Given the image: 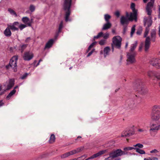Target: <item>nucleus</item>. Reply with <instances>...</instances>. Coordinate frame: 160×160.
Masks as SVG:
<instances>
[{
    "label": "nucleus",
    "instance_id": "49530a36",
    "mask_svg": "<svg viewBox=\"0 0 160 160\" xmlns=\"http://www.w3.org/2000/svg\"><path fill=\"white\" fill-rule=\"evenodd\" d=\"M133 146L134 147H138L139 148H142L143 147V146L142 144L140 143H138L136 145H133Z\"/></svg>",
    "mask_w": 160,
    "mask_h": 160
},
{
    "label": "nucleus",
    "instance_id": "4d7b16f0",
    "mask_svg": "<svg viewBox=\"0 0 160 160\" xmlns=\"http://www.w3.org/2000/svg\"><path fill=\"white\" fill-rule=\"evenodd\" d=\"M142 29L141 28L139 29V30H138L137 32V34L138 35H140L142 32Z\"/></svg>",
    "mask_w": 160,
    "mask_h": 160
},
{
    "label": "nucleus",
    "instance_id": "f8f14e48",
    "mask_svg": "<svg viewBox=\"0 0 160 160\" xmlns=\"http://www.w3.org/2000/svg\"><path fill=\"white\" fill-rule=\"evenodd\" d=\"M129 16L127 14V17L122 16L120 19L121 24L123 26L127 25L129 21H132L133 20H131L129 19Z\"/></svg>",
    "mask_w": 160,
    "mask_h": 160
},
{
    "label": "nucleus",
    "instance_id": "9d476101",
    "mask_svg": "<svg viewBox=\"0 0 160 160\" xmlns=\"http://www.w3.org/2000/svg\"><path fill=\"white\" fill-rule=\"evenodd\" d=\"M160 125H157L156 124H152L150 127L149 132L151 136L154 137L155 134L154 132L160 129Z\"/></svg>",
    "mask_w": 160,
    "mask_h": 160
},
{
    "label": "nucleus",
    "instance_id": "09e8293b",
    "mask_svg": "<svg viewBox=\"0 0 160 160\" xmlns=\"http://www.w3.org/2000/svg\"><path fill=\"white\" fill-rule=\"evenodd\" d=\"M153 3L151 2H149L147 4V7H150L152 8L153 6Z\"/></svg>",
    "mask_w": 160,
    "mask_h": 160
},
{
    "label": "nucleus",
    "instance_id": "69168bd1",
    "mask_svg": "<svg viewBox=\"0 0 160 160\" xmlns=\"http://www.w3.org/2000/svg\"><path fill=\"white\" fill-rule=\"evenodd\" d=\"M4 103L2 102V100H0V107L4 105Z\"/></svg>",
    "mask_w": 160,
    "mask_h": 160
},
{
    "label": "nucleus",
    "instance_id": "4be33fe9",
    "mask_svg": "<svg viewBox=\"0 0 160 160\" xmlns=\"http://www.w3.org/2000/svg\"><path fill=\"white\" fill-rule=\"evenodd\" d=\"M54 42V40L53 39H51L49 40L46 43L45 48H49L52 47Z\"/></svg>",
    "mask_w": 160,
    "mask_h": 160
},
{
    "label": "nucleus",
    "instance_id": "680f3d73",
    "mask_svg": "<svg viewBox=\"0 0 160 160\" xmlns=\"http://www.w3.org/2000/svg\"><path fill=\"white\" fill-rule=\"evenodd\" d=\"M146 131V130H145V129L143 128H139L138 130V131L140 132H143L144 131Z\"/></svg>",
    "mask_w": 160,
    "mask_h": 160
},
{
    "label": "nucleus",
    "instance_id": "338daca9",
    "mask_svg": "<svg viewBox=\"0 0 160 160\" xmlns=\"http://www.w3.org/2000/svg\"><path fill=\"white\" fill-rule=\"evenodd\" d=\"M158 10H159V12H158V17L159 18H160V6L159 7Z\"/></svg>",
    "mask_w": 160,
    "mask_h": 160
},
{
    "label": "nucleus",
    "instance_id": "bf43d9fd",
    "mask_svg": "<svg viewBox=\"0 0 160 160\" xmlns=\"http://www.w3.org/2000/svg\"><path fill=\"white\" fill-rule=\"evenodd\" d=\"M109 36V34L108 33H106L103 35V38L105 39H107L108 38Z\"/></svg>",
    "mask_w": 160,
    "mask_h": 160
},
{
    "label": "nucleus",
    "instance_id": "473e14b6",
    "mask_svg": "<svg viewBox=\"0 0 160 160\" xmlns=\"http://www.w3.org/2000/svg\"><path fill=\"white\" fill-rule=\"evenodd\" d=\"M135 26H136L135 25H134L131 28V32L130 33V36L131 37H132L133 34L135 32Z\"/></svg>",
    "mask_w": 160,
    "mask_h": 160
},
{
    "label": "nucleus",
    "instance_id": "4468645a",
    "mask_svg": "<svg viewBox=\"0 0 160 160\" xmlns=\"http://www.w3.org/2000/svg\"><path fill=\"white\" fill-rule=\"evenodd\" d=\"M14 84V79H10L8 81L6 82V84L4 85V86H7L6 88L5 89H4V90H7L10 89Z\"/></svg>",
    "mask_w": 160,
    "mask_h": 160
},
{
    "label": "nucleus",
    "instance_id": "de8ad7c7",
    "mask_svg": "<svg viewBox=\"0 0 160 160\" xmlns=\"http://www.w3.org/2000/svg\"><path fill=\"white\" fill-rule=\"evenodd\" d=\"M28 75V73H26L23 75L22 76L20 77V78L22 79H25L27 77Z\"/></svg>",
    "mask_w": 160,
    "mask_h": 160
},
{
    "label": "nucleus",
    "instance_id": "3c124183",
    "mask_svg": "<svg viewBox=\"0 0 160 160\" xmlns=\"http://www.w3.org/2000/svg\"><path fill=\"white\" fill-rule=\"evenodd\" d=\"M95 158H96L95 155V154H93V155H92L90 157L86 159L85 160H89L91 159H93Z\"/></svg>",
    "mask_w": 160,
    "mask_h": 160
},
{
    "label": "nucleus",
    "instance_id": "0eeeda50",
    "mask_svg": "<svg viewBox=\"0 0 160 160\" xmlns=\"http://www.w3.org/2000/svg\"><path fill=\"white\" fill-rule=\"evenodd\" d=\"M18 59V57L15 56L12 58L10 59L9 65L6 66L7 68H9L10 67L12 68L14 72H16L17 69V62Z\"/></svg>",
    "mask_w": 160,
    "mask_h": 160
},
{
    "label": "nucleus",
    "instance_id": "0e129e2a",
    "mask_svg": "<svg viewBox=\"0 0 160 160\" xmlns=\"http://www.w3.org/2000/svg\"><path fill=\"white\" fill-rule=\"evenodd\" d=\"M149 160H158V158H149Z\"/></svg>",
    "mask_w": 160,
    "mask_h": 160
},
{
    "label": "nucleus",
    "instance_id": "393cba45",
    "mask_svg": "<svg viewBox=\"0 0 160 160\" xmlns=\"http://www.w3.org/2000/svg\"><path fill=\"white\" fill-rule=\"evenodd\" d=\"M107 22L104 24L102 28V30H105L110 28L111 26V24L109 22Z\"/></svg>",
    "mask_w": 160,
    "mask_h": 160
},
{
    "label": "nucleus",
    "instance_id": "5701e85b",
    "mask_svg": "<svg viewBox=\"0 0 160 160\" xmlns=\"http://www.w3.org/2000/svg\"><path fill=\"white\" fill-rule=\"evenodd\" d=\"M133 134V133H131V132L130 130L128 131H125L122 132L121 136L122 137H128L130 136Z\"/></svg>",
    "mask_w": 160,
    "mask_h": 160
},
{
    "label": "nucleus",
    "instance_id": "c756f323",
    "mask_svg": "<svg viewBox=\"0 0 160 160\" xmlns=\"http://www.w3.org/2000/svg\"><path fill=\"white\" fill-rule=\"evenodd\" d=\"M55 140V136L53 134H52L50 138L49 142L52 143L54 142Z\"/></svg>",
    "mask_w": 160,
    "mask_h": 160
},
{
    "label": "nucleus",
    "instance_id": "e2e57ef3",
    "mask_svg": "<svg viewBox=\"0 0 160 160\" xmlns=\"http://www.w3.org/2000/svg\"><path fill=\"white\" fill-rule=\"evenodd\" d=\"M154 76L158 80H160V75H157L155 74Z\"/></svg>",
    "mask_w": 160,
    "mask_h": 160
},
{
    "label": "nucleus",
    "instance_id": "72a5a7b5",
    "mask_svg": "<svg viewBox=\"0 0 160 160\" xmlns=\"http://www.w3.org/2000/svg\"><path fill=\"white\" fill-rule=\"evenodd\" d=\"M69 156H70L69 153L68 152H67L61 155L60 157L62 158H66Z\"/></svg>",
    "mask_w": 160,
    "mask_h": 160
},
{
    "label": "nucleus",
    "instance_id": "4c0bfd02",
    "mask_svg": "<svg viewBox=\"0 0 160 160\" xmlns=\"http://www.w3.org/2000/svg\"><path fill=\"white\" fill-rule=\"evenodd\" d=\"M6 92V90L2 89V86L0 85V96Z\"/></svg>",
    "mask_w": 160,
    "mask_h": 160
},
{
    "label": "nucleus",
    "instance_id": "2eb2a0df",
    "mask_svg": "<svg viewBox=\"0 0 160 160\" xmlns=\"http://www.w3.org/2000/svg\"><path fill=\"white\" fill-rule=\"evenodd\" d=\"M19 23L18 22H14L11 25H8V27L12 31H18L19 30L18 27Z\"/></svg>",
    "mask_w": 160,
    "mask_h": 160
},
{
    "label": "nucleus",
    "instance_id": "37998d69",
    "mask_svg": "<svg viewBox=\"0 0 160 160\" xmlns=\"http://www.w3.org/2000/svg\"><path fill=\"white\" fill-rule=\"evenodd\" d=\"M106 41L105 39H102L99 42V43L100 45H104L106 43Z\"/></svg>",
    "mask_w": 160,
    "mask_h": 160
},
{
    "label": "nucleus",
    "instance_id": "6e6552de",
    "mask_svg": "<svg viewBox=\"0 0 160 160\" xmlns=\"http://www.w3.org/2000/svg\"><path fill=\"white\" fill-rule=\"evenodd\" d=\"M135 4L132 3L131 4V8L133 12L130 13L129 19L131 20H134L136 22L137 21V11L135 8Z\"/></svg>",
    "mask_w": 160,
    "mask_h": 160
},
{
    "label": "nucleus",
    "instance_id": "864d4df0",
    "mask_svg": "<svg viewBox=\"0 0 160 160\" xmlns=\"http://www.w3.org/2000/svg\"><path fill=\"white\" fill-rule=\"evenodd\" d=\"M95 49H93L91 51H90L88 54L87 56V57H89L90 56L92 53H93V52L94 51Z\"/></svg>",
    "mask_w": 160,
    "mask_h": 160
},
{
    "label": "nucleus",
    "instance_id": "603ef678",
    "mask_svg": "<svg viewBox=\"0 0 160 160\" xmlns=\"http://www.w3.org/2000/svg\"><path fill=\"white\" fill-rule=\"evenodd\" d=\"M158 152V151L156 149H154L150 152L151 153H157Z\"/></svg>",
    "mask_w": 160,
    "mask_h": 160
},
{
    "label": "nucleus",
    "instance_id": "6ab92c4d",
    "mask_svg": "<svg viewBox=\"0 0 160 160\" xmlns=\"http://www.w3.org/2000/svg\"><path fill=\"white\" fill-rule=\"evenodd\" d=\"M138 42L137 41L135 42L134 43L132 44L130 46V49L128 52H136L135 51V49L137 46Z\"/></svg>",
    "mask_w": 160,
    "mask_h": 160
},
{
    "label": "nucleus",
    "instance_id": "c03bdc74",
    "mask_svg": "<svg viewBox=\"0 0 160 160\" xmlns=\"http://www.w3.org/2000/svg\"><path fill=\"white\" fill-rule=\"evenodd\" d=\"M27 45L25 44H23L20 46V48L22 50V52L24 49L27 47Z\"/></svg>",
    "mask_w": 160,
    "mask_h": 160
},
{
    "label": "nucleus",
    "instance_id": "423d86ee",
    "mask_svg": "<svg viewBox=\"0 0 160 160\" xmlns=\"http://www.w3.org/2000/svg\"><path fill=\"white\" fill-rule=\"evenodd\" d=\"M137 55V52H128L127 53V65L129 64H133L136 62V60L135 58V56Z\"/></svg>",
    "mask_w": 160,
    "mask_h": 160
},
{
    "label": "nucleus",
    "instance_id": "79ce46f5",
    "mask_svg": "<svg viewBox=\"0 0 160 160\" xmlns=\"http://www.w3.org/2000/svg\"><path fill=\"white\" fill-rule=\"evenodd\" d=\"M83 147H81L80 148H78L77 149H76L74 150V151H75V154H76V153H78L80 152V151H82L83 150Z\"/></svg>",
    "mask_w": 160,
    "mask_h": 160
},
{
    "label": "nucleus",
    "instance_id": "f3484780",
    "mask_svg": "<svg viewBox=\"0 0 160 160\" xmlns=\"http://www.w3.org/2000/svg\"><path fill=\"white\" fill-rule=\"evenodd\" d=\"M150 43V37L148 36L146 38L145 41V51L147 52L148 50Z\"/></svg>",
    "mask_w": 160,
    "mask_h": 160
},
{
    "label": "nucleus",
    "instance_id": "58836bf2",
    "mask_svg": "<svg viewBox=\"0 0 160 160\" xmlns=\"http://www.w3.org/2000/svg\"><path fill=\"white\" fill-rule=\"evenodd\" d=\"M111 18V16L108 14H106L104 15V19L107 22H109V20Z\"/></svg>",
    "mask_w": 160,
    "mask_h": 160
},
{
    "label": "nucleus",
    "instance_id": "13d9d810",
    "mask_svg": "<svg viewBox=\"0 0 160 160\" xmlns=\"http://www.w3.org/2000/svg\"><path fill=\"white\" fill-rule=\"evenodd\" d=\"M115 15L117 17H119L120 16V12L118 11H116L115 13Z\"/></svg>",
    "mask_w": 160,
    "mask_h": 160
},
{
    "label": "nucleus",
    "instance_id": "6e6d98bb",
    "mask_svg": "<svg viewBox=\"0 0 160 160\" xmlns=\"http://www.w3.org/2000/svg\"><path fill=\"white\" fill-rule=\"evenodd\" d=\"M68 152L69 153L70 156L73 155L75 154V151H74V150H73L72 151H71L69 152Z\"/></svg>",
    "mask_w": 160,
    "mask_h": 160
},
{
    "label": "nucleus",
    "instance_id": "39448f33",
    "mask_svg": "<svg viewBox=\"0 0 160 160\" xmlns=\"http://www.w3.org/2000/svg\"><path fill=\"white\" fill-rule=\"evenodd\" d=\"M135 87L138 89V91L142 94H144L147 92V88L144 86L143 82L140 79L136 81Z\"/></svg>",
    "mask_w": 160,
    "mask_h": 160
},
{
    "label": "nucleus",
    "instance_id": "cd10ccee",
    "mask_svg": "<svg viewBox=\"0 0 160 160\" xmlns=\"http://www.w3.org/2000/svg\"><path fill=\"white\" fill-rule=\"evenodd\" d=\"M135 148L133 147H126L125 148H123V150L124 151V152H125V153H127V154H128V152H126L127 151H128L131 150L132 149H134L135 150Z\"/></svg>",
    "mask_w": 160,
    "mask_h": 160
},
{
    "label": "nucleus",
    "instance_id": "2f4dec72",
    "mask_svg": "<svg viewBox=\"0 0 160 160\" xmlns=\"http://www.w3.org/2000/svg\"><path fill=\"white\" fill-rule=\"evenodd\" d=\"M146 10L147 14L149 16H151V14L152 13V10L151 8L150 7H147L146 8Z\"/></svg>",
    "mask_w": 160,
    "mask_h": 160
},
{
    "label": "nucleus",
    "instance_id": "412c9836",
    "mask_svg": "<svg viewBox=\"0 0 160 160\" xmlns=\"http://www.w3.org/2000/svg\"><path fill=\"white\" fill-rule=\"evenodd\" d=\"M10 29L9 27H8L4 31V34L6 37H9L11 36L12 32Z\"/></svg>",
    "mask_w": 160,
    "mask_h": 160
},
{
    "label": "nucleus",
    "instance_id": "aec40b11",
    "mask_svg": "<svg viewBox=\"0 0 160 160\" xmlns=\"http://www.w3.org/2000/svg\"><path fill=\"white\" fill-rule=\"evenodd\" d=\"M110 48L109 47H105L103 49V55L104 57L106 58L109 55V52L110 51Z\"/></svg>",
    "mask_w": 160,
    "mask_h": 160
},
{
    "label": "nucleus",
    "instance_id": "5fc2aeb1",
    "mask_svg": "<svg viewBox=\"0 0 160 160\" xmlns=\"http://www.w3.org/2000/svg\"><path fill=\"white\" fill-rule=\"evenodd\" d=\"M88 157V155L87 154H84L83 155H82L81 157H80L78 158V159H80L81 158H84L83 159H84Z\"/></svg>",
    "mask_w": 160,
    "mask_h": 160
},
{
    "label": "nucleus",
    "instance_id": "b1692460",
    "mask_svg": "<svg viewBox=\"0 0 160 160\" xmlns=\"http://www.w3.org/2000/svg\"><path fill=\"white\" fill-rule=\"evenodd\" d=\"M128 104L129 108L131 109L134 108L136 106L134 101L132 100L128 102Z\"/></svg>",
    "mask_w": 160,
    "mask_h": 160
},
{
    "label": "nucleus",
    "instance_id": "ea45409f",
    "mask_svg": "<svg viewBox=\"0 0 160 160\" xmlns=\"http://www.w3.org/2000/svg\"><path fill=\"white\" fill-rule=\"evenodd\" d=\"M155 75L154 72L152 71H149L148 72V75L149 77H151L152 76Z\"/></svg>",
    "mask_w": 160,
    "mask_h": 160
},
{
    "label": "nucleus",
    "instance_id": "dca6fc26",
    "mask_svg": "<svg viewBox=\"0 0 160 160\" xmlns=\"http://www.w3.org/2000/svg\"><path fill=\"white\" fill-rule=\"evenodd\" d=\"M150 41L155 42L156 38V32L155 30L152 29L150 32Z\"/></svg>",
    "mask_w": 160,
    "mask_h": 160
},
{
    "label": "nucleus",
    "instance_id": "7c9ffc66",
    "mask_svg": "<svg viewBox=\"0 0 160 160\" xmlns=\"http://www.w3.org/2000/svg\"><path fill=\"white\" fill-rule=\"evenodd\" d=\"M135 150H136V152L141 154H143L145 153V152L144 150H141L138 148H135Z\"/></svg>",
    "mask_w": 160,
    "mask_h": 160
},
{
    "label": "nucleus",
    "instance_id": "8fccbe9b",
    "mask_svg": "<svg viewBox=\"0 0 160 160\" xmlns=\"http://www.w3.org/2000/svg\"><path fill=\"white\" fill-rule=\"evenodd\" d=\"M123 34H125L127 30V25L123 26Z\"/></svg>",
    "mask_w": 160,
    "mask_h": 160
},
{
    "label": "nucleus",
    "instance_id": "7ed1b4c3",
    "mask_svg": "<svg viewBox=\"0 0 160 160\" xmlns=\"http://www.w3.org/2000/svg\"><path fill=\"white\" fill-rule=\"evenodd\" d=\"M72 0H65L63 5V8L65 11V20L66 22L70 21L68 19L71 12L70 8L71 6Z\"/></svg>",
    "mask_w": 160,
    "mask_h": 160
},
{
    "label": "nucleus",
    "instance_id": "e433bc0d",
    "mask_svg": "<svg viewBox=\"0 0 160 160\" xmlns=\"http://www.w3.org/2000/svg\"><path fill=\"white\" fill-rule=\"evenodd\" d=\"M149 31V28L146 27V28L145 32H144V37H146V38L147 37V36L148 33Z\"/></svg>",
    "mask_w": 160,
    "mask_h": 160
},
{
    "label": "nucleus",
    "instance_id": "c85d7f7f",
    "mask_svg": "<svg viewBox=\"0 0 160 160\" xmlns=\"http://www.w3.org/2000/svg\"><path fill=\"white\" fill-rule=\"evenodd\" d=\"M8 11L12 15L14 16L15 17H17L18 15L17 13L13 10L11 8H9Z\"/></svg>",
    "mask_w": 160,
    "mask_h": 160
},
{
    "label": "nucleus",
    "instance_id": "f704fd0d",
    "mask_svg": "<svg viewBox=\"0 0 160 160\" xmlns=\"http://www.w3.org/2000/svg\"><path fill=\"white\" fill-rule=\"evenodd\" d=\"M28 26L26 25L21 24H18V28H19L21 30H22L23 29L26 27Z\"/></svg>",
    "mask_w": 160,
    "mask_h": 160
},
{
    "label": "nucleus",
    "instance_id": "c9c22d12",
    "mask_svg": "<svg viewBox=\"0 0 160 160\" xmlns=\"http://www.w3.org/2000/svg\"><path fill=\"white\" fill-rule=\"evenodd\" d=\"M63 27V22L61 21L59 26L58 32V33L60 32Z\"/></svg>",
    "mask_w": 160,
    "mask_h": 160
},
{
    "label": "nucleus",
    "instance_id": "20e7f679",
    "mask_svg": "<svg viewBox=\"0 0 160 160\" xmlns=\"http://www.w3.org/2000/svg\"><path fill=\"white\" fill-rule=\"evenodd\" d=\"M122 39L119 36H114L112 38V52L114 50V47L120 49L121 47Z\"/></svg>",
    "mask_w": 160,
    "mask_h": 160
},
{
    "label": "nucleus",
    "instance_id": "bb28decb",
    "mask_svg": "<svg viewBox=\"0 0 160 160\" xmlns=\"http://www.w3.org/2000/svg\"><path fill=\"white\" fill-rule=\"evenodd\" d=\"M107 152V150H102L99 151V152H97V153L95 154V155L96 158L99 157L105 153L106 152Z\"/></svg>",
    "mask_w": 160,
    "mask_h": 160
},
{
    "label": "nucleus",
    "instance_id": "052dcab7",
    "mask_svg": "<svg viewBox=\"0 0 160 160\" xmlns=\"http://www.w3.org/2000/svg\"><path fill=\"white\" fill-rule=\"evenodd\" d=\"M31 40V38L30 37H28L26 39V40H25V42H26V43L29 42H30V41Z\"/></svg>",
    "mask_w": 160,
    "mask_h": 160
},
{
    "label": "nucleus",
    "instance_id": "a878e982",
    "mask_svg": "<svg viewBox=\"0 0 160 160\" xmlns=\"http://www.w3.org/2000/svg\"><path fill=\"white\" fill-rule=\"evenodd\" d=\"M16 90L13 89L8 94V95L6 97V98L8 100L16 92Z\"/></svg>",
    "mask_w": 160,
    "mask_h": 160
},
{
    "label": "nucleus",
    "instance_id": "ddd939ff",
    "mask_svg": "<svg viewBox=\"0 0 160 160\" xmlns=\"http://www.w3.org/2000/svg\"><path fill=\"white\" fill-rule=\"evenodd\" d=\"M144 25V26H147V27L149 28L152 23V17L151 16L148 17H145L143 20Z\"/></svg>",
    "mask_w": 160,
    "mask_h": 160
},
{
    "label": "nucleus",
    "instance_id": "f257e3e1",
    "mask_svg": "<svg viewBox=\"0 0 160 160\" xmlns=\"http://www.w3.org/2000/svg\"><path fill=\"white\" fill-rule=\"evenodd\" d=\"M127 153L123 152L121 149H117L112 151L109 154V156L106 158L105 160H120L121 158H119L117 159H114L115 158L127 154Z\"/></svg>",
    "mask_w": 160,
    "mask_h": 160
},
{
    "label": "nucleus",
    "instance_id": "1a4fd4ad",
    "mask_svg": "<svg viewBox=\"0 0 160 160\" xmlns=\"http://www.w3.org/2000/svg\"><path fill=\"white\" fill-rule=\"evenodd\" d=\"M34 57L33 53L32 52L28 51L24 52L23 56V59L25 61H29Z\"/></svg>",
    "mask_w": 160,
    "mask_h": 160
},
{
    "label": "nucleus",
    "instance_id": "a19ab883",
    "mask_svg": "<svg viewBox=\"0 0 160 160\" xmlns=\"http://www.w3.org/2000/svg\"><path fill=\"white\" fill-rule=\"evenodd\" d=\"M103 33L102 32H100L98 33L97 35L94 36V39H98L100 37H102L103 35Z\"/></svg>",
    "mask_w": 160,
    "mask_h": 160
},
{
    "label": "nucleus",
    "instance_id": "a18cd8bd",
    "mask_svg": "<svg viewBox=\"0 0 160 160\" xmlns=\"http://www.w3.org/2000/svg\"><path fill=\"white\" fill-rule=\"evenodd\" d=\"M35 9V7L33 5H31L29 8V10L31 12H33Z\"/></svg>",
    "mask_w": 160,
    "mask_h": 160
},
{
    "label": "nucleus",
    "instance_id": "9b49d317",
    "mask_svg": "<svg viewBox=\"0 0 160 160\" xmlns=\"http://www.w3.org/2000/svg\"><path fill=\"white\" fill-rule=\"evenodd\" d=\"M150 64L157 68H160V59L153 58L150 62Z\"/></svg>",
    "mask_w": 160,
    "mask_h": 160
},
{
    "label": "nucleus",
    "instance_id": "a211bd4d",
    "mask_svg": "<svg viewBox=\"0 0 160 160\" xmlns=\"http://www.w3.org/2000/svg\"><path fill=\"white\" fill-rule=\"evenodd\" d=\"M22 22L28 26H31V22L30 21L29 19L27 17H23L22 19Z\"/></svg>",
    "mask_w": 160,
    "mask_h": 160
},
{
    "label": "nucleus",
    "instance_id": "774afa93",
    "mask_svg": "<svg viewBox=\"0 0 160 160\" xmlns=\"http://www.w3.org/2000/svg\"><path fill=\"white\" fill-rule=\"evenodd\" d=\"M158 35L159 37H160V25H159L158 27Z\"/></svg>",
    "mask_w": 160,
    "mask_h": 160
},
{
    "label": "nucleus",
    "instance_id": "f03ea898",
    "mask_svg": "<svg viewBox=\"0 0 160 160\" xmlns=\"http://www.w3.org/2000/svg\"><path fill=\"white\" fill-rule=\"evenodd\" d=\"M151 114V119L155 121H157L160 119V106L155 105L152 108Z\"/></svg>",
    "mask_w": 160,
    "mask_h": 160
}]
</instances>
